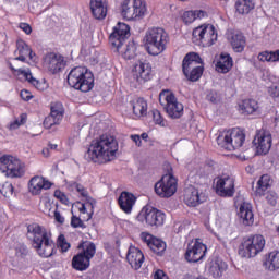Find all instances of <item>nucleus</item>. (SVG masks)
<instances>
[{"instance_id": "obj_1", "label": "nucleus", "mask_w": 279, "mask_h": 279, "mask_svg": "<svg viewBox=\"0 0 279 279\" xmlns=\"http://www.w3.org/2000/svg\"><path fill=\"white\" fill-rule=\"evenodd\" d=\"M117 151H119V142H117V138L110 134H102L92 141L85 153V159L89 162L104 165L106 162H112L117 158Z\"/></svg>"}, {"instance_id": "obj_2", "label": "nucleus", "mask_w": 279, "mask_h": 279, "mask_svg": "<svg viewBox=\"0 0 279 279\" xmlns=\"http://www.w3.org/2000/svg\"><path fill=\"white\" fill-rule=\"evenodd\" d=\"M27 236L33 241V247L37 250L39 256L44 258L53 256L56 243L51 240V234L47 232V229L38 223H32L27 227Z\"/></svg>"}, {"instance_id": "obj_3", "label": "nucleus", "mask_w": 279, "mask_h": 279, "mask_svg": "<svg viewBox=\"0 0 279 279\" xmlns=\"http://www.w3.org/2000/svg\"><path fill=\"white\" fill-rule=\"evenodd\" d=\"M144 40L149 56H160L169 45V34L161 27L148 28Z\"/></svg>"}, {"instance_id": "obj_4", "label": "nucleus", "mask_w": 279, "mask_h": 279, "mask_svg": "<svg viewBox=\"0 0 279 279\" xmlns=\"http://www.w3.org/2000/svg\"><path fill=\"white\" fill-rule=\"evenodd\" d=\"M68 84L71 88H75V90L88 93L95 86V77L93 76V72L86 68L76 66L68 74Z\"/></svg>"}, {"instance_id": "obj_5", "label": "nucleus", "mask_w": 279, "mask_h": 279, "mask_svg": "<svg viewBox=\"0 0 279 279\" xmlns=\"http://www.w3.org/2000/svg\"><path fill=\"white\" fill-rule=\"evenodd\" d=\"M182 71L189 82H198L204 75V63L197 52H189L182 62Z\"/></svg>"}, {"instance_id": "obj_6", "label": "nucleus", "mask_w": 279, "mask_h": 279, "mask_svg": "<svg viewBox=\"0 0 279 279\" xmlns=\"http://www.w3.org/2000/svg\"><path fill=\"white\" fill-rule=\"evenodd\" d=\"M121 16L125 21H143L147 16V2L145 0H123Z\"/></svg>"}, {"instance_id": "obj_7", "label": "nucleus", "mask_w": 279, "mask_h": 279, "mask_svg": "<svg viewBox=\"0 0 279 279\" xmlns=\"http://www.w3.org/2000/svg\"><path fill=\"white\" fill-rule=\"evenodd\" d=\"M217 143L222 149L234 151V149L243 147V143H245V133L241 129L225 131L217 137Z\"/></svg>"}, {"instance_id": "obj_8", "label": "nucleus", "mask_w": 279, "mask_h": 279, "mask_svg": "<svg viewBox=\"0 0 279 279\" xmlns=\"http://www.w3.org/2000/svg\"><path fill=\"white\" fill-rule=\"evenodd\" d=\"M265 236L262 234L244 238L240 245L239 254L242 258H254L265 250Z\"/></svg>"}, {"instance_id": "obj_9", "label": "nucleus", "mask_w": 279, "mask_h": 279, "mask_svg": "<svg viewBox=\"0 0 279 279\" xmlns=\"http://www.w3.org/2000/svg\"><path fill=\"white\" fill-rule=\"evenodd\" d=\"M78 248L83 251L72 258V267L76 271H86L90 267V259L97 254V246L93 242L80 244Z\"/></svg>"}, {"instance_id": "obj_10", "label": "nucleus", "mask_w": 279, "mask_h": 279, "mask_svg": "<svg viewBox=\"0 0 279 279\" xmlns=\"http://www.w3.org/2000/svg\"><path fill=\"white\" fill-rule=\"evenodd\" d=\"M159 104L163 106L170 119H180L184 114V105L178 101V98H175L171 90H162L159 94Z\"/></svg>"}, {"instance_id": "obj_11", "label": "nucleus", "mask_w": 279, "mask_h": 279, "mask_svg": "<svg viewBox=\"0 0 279 279\" xmlns=\"http://www.w3.org/2000/svg\"><path fill=\"white\" fill-rule=\"evenodd\" d=\"M217 40V32L215 26L210 24H204L194 28L192 33V43L198 45V47H213Z\"/></svg>"}, {"instance_id": "obj_12", "label": "nucleus", "mask_w": 279, "mask_h": 279, "mask_svg": "<svg viewBox=\"0 0 279 279\" xmlns=\"http://www.w3.org/2000/svg\"><path fill=\"white\" fill-rule=\"evenodd\" d=\"M137 221L151 228H158L165 223V213L151 206H145L137 215Z\"/></svg>"}, {"instance_id": "obj_13", "label": "nucleus", "mask_w": 279, "mask_h": 279, "mask_svg": "<svg viewBox=\"0 0 279 279\" xmlns=\"http://www.w3.org/2000/svg\"><path fill=\"white\" fill-rule=\"evenodd\" d=\"M178 191V180L172 173L165 174L160 181L155 184V193L159 197H173Z\"/></svg>"}, {"instance_id": "obj_14", "label": "nucleus", "mask_w": 279, "mask_h": 279, "mask_svg": "<svg viewBox=\"0 0 279 279\" xmlns=\"http://www.w3.org/2000/svg\"><path fill=\"white\" fill-rule=\"evenodd\" d=\"M130 36V26L125 23L119 22L112 33L109 35V43L116 51H121V47L125 45V40Z\"/></svg>"}, {"instance_id": "obj_15", "label": "nucleus", "mask_w": 279, "mask_h": 279, "mask_svg": "<svg viewBox=\"0 0 279 279\" xmlns=\"http://www.w3.org/2000/svg\"><path fill=\"white\" fill-rule=\"evenodd\" d=\"M0 165L4 167L8 178H22L25 174L21 160L10 155L0 157Z\"/></svg>"}, {"instance_id": "obj_16", "label": "nucleus", "mask_w": 279, "mask_h": 279, "mask_svg": "<svg viewBox=\"0 0 279 279\" xmlns=\"http://www.w3.org/2000/svg\"><path fill=\"white\" fill-rule=\"evenodd\" d=\"M216 193L219 197H234L236 189L234 179L228 174H222L216 179Z\"/></svg>"}, {"instance_id": "obj_17", "label": "nucleus", "mask_w": 279, "mask_h": 279, "mask_svg": "<svg viewBox=\"0 0 279 279\" xmlns=\"http://www.w3.org/2000/svg\"><path fill=\"white\" fill-rule=\"evenodd\" d=\"M253 145L258 156L269 154V149H271V134L267 131L257 132L253 140Z\"/></svg>"}, {"instance_id": "obj_18", "label": "nucleus", "mask_w": 279, "mask_h": 279, "mask_svg": "<svg viewBox=\"0 0 279 279\" xmlns=\"http://www.w3.org/2000/svg\"><path fill=\"white\" fill-rule=\"evenodd\" d=\"M133 78L140 84H145L151 80V64L147 61L140 60L134 64Z\"/></svg>"}, {"instance_id": "obj_19", "label": "nucleus", "mask_w": 279, "mask_h": 279, "mask_svg": "<svg viewBox=\"0 0 279 279\" xmlns=\"http://www.w3.org/2000/svg\"><path fill=\"white\" fill-rule=\"evenodd\" d=\"M206 252L207 247L205 244L199 242V240H196L194 245L187 246L185 260H187V263H199V260H203L204 256H206Z\"/></svg>"}, {"instance_id": "obj_20", "label": "nucleus", "mask_w": 279, "mask_h": 279, "mask_svg": "<svg viewBox=\"0 0 279 279\" xmlns=\"http://www.w3.org/2000/svg\"><path fill=\"white\" fill-rule=\"evenodd\" d=\"M44 66L53 75L56 73H60L64 66H66V63L64 62V58L61 56H58L53 52H50L44 57Z\"/></svg>"}, {"instance_id": "obj_21", "label": "nucleus", "mask_w": 279, "mask_h": 279, "mask_svg": "<svg viewBox=\"0 0 279 279\" xmlns=\"http://www.w3.org/2000/svg\"><path fill=\"white\" fill-rule=\"evenodd\" d=\"M205 201L206 196L199 193V190H197L195 186L190 185L184 190L183 202L186 204V206H199V204L204 203Z\"/></svg>"}, {"instance_id": "obj_22", "label": "nucleus", "mask_w": 279, "mask_h": 279, "mask_svg": "<svg viewBox=\"0 0 279 279\" xmlns=\"http://www.w3.org/2000/svg\"><path fill=\"white\" fill-rule=\"evenodd\" d=\"M126 260L129 265H131L132 269L138 271V269L143 267V263H145V255L141 248L136 246H130L126 254Z\"/></svg>"}, {"instance_id": "obj_23", "label": "nucleus", "mask_w": 279, "mask_h": 279, "mask_svg": "<svg viewBox=\"0 0 279 279\" xmlns=\"http://www.w3.org/2000/svg\"><path fill=\"white\" fill-rule=\"evenodd\" d=\"M141 236H142V241H144V243H146V245L149 246V248L151 250V252H154V254H157L158 256H160L167 250V243H165V241L158 238H154V235L149 233H142Z\"/></svg>"}, {"instance_id": "obj_24", "label": "nucleus", "mask_w": 279, "mask_h": 279, "mask_svg": "<svg viewBox=\"0 0 279 279\" xmlns=\"http://www.w3.org/2000/svg\"><path fill=\"white\" fill-rule=\"evenodd\" d=\"M53 184L43 177H33L28 183V191L32 195H40L44 191H49Z\"/></svg>"}, {"instance_id": "obj_25", "label": "nucleus", "mask_w": 279, "mask_h": 279, "mask_svg": "<svg viewBox=\"0 0 279 279\" xmlns=\"http://www.w3.org/2000/svg\"><path fill=\"white\" fill-rule=\"evenodd\" d=\"M90 10L94 19L104 21L108 16V0H90Z\"/></svg>"}, {"instance_id": "obj_26", "label": "nucleus", "mask_w": 279, "mask_h": 279, "mask_svg": "<svg viewBox=\"0 0 279 279\" xmlns=\"http://www.w3.org/2000/svg\"><path fill=\"white\" fill-rule=\"evenodd\" d=\"M15 56H17L15 59H13V62H25L26 58L28 57L29 60H34V56H36L32 48L22 39H19L16 41V50Z\"/></svg>"}, {"instance_id": "obj_27", "label": "nucleus", "mask_w": 279, "mask_h": 279, "mask_svg": "<svg viewBox=\"0 0 279 279\" xmlns=\"http://www.w3.org/2000/svg\"><path fill=\"white\" fill-rule=\"evenodd\" d=\"M238 216L240 217L243 226H254V211L252 210V204L243 202L239 207Z\"/></svg>"}, {"instance_id": "obj_28", "label": "nucleus", "mask_w": 279, "mask_h": 279, "mask_svg": "<svg viewBox=\"0 0 279 279\" xmlns=\"http://www.w3.org/2000/svg\"><path fill=\"white\" fill-rule=\"evenodd\" d=\"M118 204L123 213L130 215L136 204V196L130 192H122L119 196Z\"/></svg>"}, {"instance_id": "obj_29", "label": "nucleus", "mask_w": 279, "mask_h": 279, "mask_svg": "<svg viewBox=\"0 0 279 279\" xmlns=\"http://www.w3.org/2000/svg\"><path fill=\"white\" fill-rule=\"evenodd\" d=\"M9 66H10L11 71H15V73L20 80H25L26 82H29V84L35 86V88H37V90H43L44 87H43L40 81L34 78V76L32 75V72L29 70L16 69V68H14V65H12V63H9Z\"/></svg>"}, {"instance_id": "obj_30", "label": "nucleus", "mask_w": 279, "mask_h": 279, "mask_svg": "<svg viewBox=\"0 0 279 279\" xmlns=\"http://www.w3.org/2000/svg\"><path fill=\"white\" fill-rule=\"evenodd\" d=\"M274 184V180L269 174H264L257 182V186L255 190L256 197H263L265 193H267V189H269Z\"/></svg>"}, {"instance_id": "obj_31", "label": "nucleus", "mask_w": 279, "mask_h": 279, "mask_svg": "<svg viewBox=\"0 0 279 279\" xmlns=\"http://www.w3.org/2000/svg\"><path fill=\"white\" fill-rule=\"evenodd\" d=\"M233 62L230 54H221L219 61L216 64L218 73H228L232 69Z\"/></svg>"}, {"instance_id": "obj_32", "label": "nucleus", "mask_w": 279, "mask_h": 279, "mask_svg": "<svg viewBox=\"0 0 279 279\" xmlns=\"http://www.w3.org/2000/svg\"><path fill=\"white\" fill-rule=\"evenodd\" d=\"M231 46L236 53H241L245 49V36H243V33L236 32L232 34Z\"/></svg>"}, {"instance_id": "obj_33", "label": "nucleus", "mask_w": 279, "mask_h": 279, "mask_svg": "<svg viewBox=\"0 0 279 279\" xmlns=\"http://www.w3.org/2000/svg\"><path fill=\"white\" fill-rule=\"evenodd\" d=\"M255 4L252 0H238L235 2V12L238 14H250L252 10H254Z\"/></svg>"}, {"instance_id": "obj_34", "label": "nucleus", "mask_w": 279, "mask_h": 279, "mask_svg": "<svg viewBox=\"0 0 279 279\" xmlns=\"http://www.w3.org/2000/svg\"><path fill=\"white\" fill-rule=\"evenodd\" d=\"M240 110L244 114H254L258 110V102L254 99H245L240 104Z\"/></svg>"}, {"instance_id": "obj_35", "label": "nucleus", "mask_w": 279, "mask_h": 279, "mask_svg": "<svg viewBox=\"0 0 279 279\" xmlns=\"http://www.w3.org/2000/svg\"><path fill=\"white\" fill-rule=\"evenodd\" d=\"M72 189L77 191V193H80L82 197H85V201L87 202L86 205L89 206L92 210L95 208V204H97V202L93 197L88 196V191H86V189H84L82 184L74 182L72 183Z\"/></svg>"}, {"instance_id": "obj_36", "label": "nucleus", "mask_w": 279, "mask_h": 279, "mask_svg": "<svg viewBox=\"0 0 279 279\" xmlns=\"http://www.w3.org/2000/svg\"><path fill=\"white\" fill-rule=\"evenodd\" d=\"M133 113L135 117H145L147 114V100L138 98L133 102Z\"/></svg>"}, {"instance_id": "obj_37", "label": "nucleus", "mask_w": 279, "mask_h": 279, "mask_svg": "<svg viewBox=\"0 0 279 279\" xmlns=\"http://www.w3.org/2000/svg\"><path fill=\"white\" fill-rule=\"evenodd\" d=\"M265 265L270 271H276V269H279V252H270L267 260L265 262Z\"/></svg>"}, {"instance_id": "obj_38", "label": "nucleus", "mask_w": 279, "mask_h": 279, "mask_svg": "<svg viewBox=\"0 0 279 279\" xmlns=\"http://www.w3.org/2000/svg\"><path fill=\"white\" fill-rule=\"evenodd\" d=\"M259 62H278L279 61V50L276 51H263L258 54Z\"/></svg>"}, {"instance_id": "obj_39", "label": "nucleus", "mask_w": 279, "mask_h": 279, "mask_svg": "<svg viewBox=\"0 0 279 279\" xmlns=\"http://www.w3.org/2000/svg\"><path fill=\"white\" fill-rule=\"evenodd\" d=\"M50 117L54 118L56 121H62L64 119V106L62 102H54L51 106Z\"/></svg>"}, {"instance_id": "obj_40", "label": "nucleus", "mask_w": 279, "mask_h": 279, "mask_svg": "<svg viewBox=\"0 0 279 279\" xmlns=\"http://www.w3.org/2000/svg\"><path fill=\"white\" fill-rule=\"evenodd\" d=\"M124 60H134L136 58V44L134 41H129L125 51L122 52Z\"/></svg>"}, {"instance_id": "obj_41", "label": "nucleus", "mask_w": 279, "mask_h": 279, "mask_svg": "<svg viewBox=\"0 0 279 279\" xmlns=\"http://www.w3.org/2000/svg\"><path fill=\"white\" fill-rule=\"evenodd\" d=\"M25 123H27V113H22L20 119H15L10 123L9 130H19V128H21V125H25Z\"/></svg>"}, {"instance_id": "obj_42", "label": "nucleus", "mask_w": 279, "mask_h": 279, "mask_svg": "<svg viewBox=\"0 0 279 279\" xmlns=\"http://www.w3.org/2000/svg\"><path fill=\"white\" fill-rule=\"evenodd\" d=\"M153 120L156 123V125H160L161 128H165V118H162V114L158 109L153 110Z\"/></svg>"}, {"instance_id": "obj_43", "label": "nucleus", "mask_w": 279, "mask_h": 279, "mask_svg": "<svg viewBox=\"0 0 279 279\" xmlns=\"http://www.w3.org/2000/svg\"><path fill=\"white\" fill-rule=\"evenodd\" d=\"M197 20V13H195V11H186L183 14V23H185L186 25L193 23V21Z\"/></svg>"}, {"instance_id": "obj_44", "label": "nucleus", "mask_w": 279, "mask_h": 279, "mask_svg": "<svg viewBox=\"0 0 279 279\" xmlns=\"http://www.w3.org/2000/svg\"><path fill=\"white\" fill-rule=\"evenodd\" d=\"M53 125H60V121L56 120V118H52V116L49 114L44 120V128H46V130H50V128H53Z\"/></svg>"}, {"instance_id": "obj_45", "label": "nucleus", "mask_w": 279, "mask_h": 279, "mask_svg": "<svg viewBox=\"0 0 279 279\" xmlns=\"http://www.w3.org/2000/svg\"><path fill=\"white\" fill-rule=\"evenodd\" d=\"M27 253H28V251H27V246H25V244H17L15 246V256H17V258H25Z\"/></svg>"}, {"instance_id": "obj_46", "label": "nucleus", "mask_w": 279, "mask_h": 279, "mask_svg": "<svg viewBox=\"0 0 279 279\" xmlns=\"http://www.w3.org/2000/svg\"><path fill=\"white\" fill-rule=\"evenodd\" d=\"M0 191L2 195H4V197H10V195L14 193V185H12V183L7 182L2 185V189Z\"/></svg>"}, {"instance_id": "obj_47", "label": "nucleus", "mask_w": 279, "mask_h": 279, "mask_svg": "<svg viewBox=\"0 0 279 279\" xmlns=\"http://www.w3.org/2000/svg\"><path fill=\"white\" fill-rule=\"evenodd\" d=\"M58 243H59V247H61L62 252H69L71 244H69V242H66V238H64V234L59 235Z\"/></svg>"}, {"instance_id": "obj_48", "label": "nucleus", "mask_w": 279, "mask_h": 279, "mask_svg": "<svg viewBox=\"0 0 279 279\" xmlns=\"http://www.w3.org/2000/svg\"><path fill=\"white\" fill-rule=\"evenodd\" d=\"M209 274L214 276V278H219L221 277V267L219 266V263L215 262L210 268H209Z\"/></svg>"}, {"instance_id": "obj_49", "label": "nucleus", "mask_w": 279, "mask_h": 279, "mask_svg": "<svg viewBox=\"0 0 279 279\" xmlns=\"http://www.w3.org/2000/svg\"><path fill=\"white\" fill-rule=\"evenodd\" d=\"M71 226L72 228H86V225H84V221H82V219L77 216H72Z\"/></svg>"}, {"instance_id": "obj_50", "label": "nucleus", "mask_w": 279, "mask_h": 279, "mask_svg": "<svg viewBox=\"0 0 279 279\" xmlns=\"http://www.w3.org/2000/svg\"><path fill=\"white\" fill-rule=\"evenodd\" d=\"M53 208L51 201L49 199H44L41 203V210L45 213V215H49L51 213V209Z\"/></svg>"}, {"instance_id": "obj_51", "label": "nucleus", "mask_w": 279, "mask_h": 279, "mask_svg": "<svg viewBox=\"0 0 279 279\" xmlns=\"http://www.w3.org/2000/svg\"><path fill=\"white\" fill-rule=\"evenodd\" d=\"M266 199L270 206H276V204H278V194L275 192H269L266 196Z\"/></svg>"}, {"instance_id": "obj_52", "label": "nucleus", "mask_w": 279, "mask_h": 279, "mask_svg": "<svg viewBox=\"0 0 279 279\" xmlns=\"http://www.w3.org/2000/svg\"><path fill=\"white\" fill-rule=\"evenodd\" d=\"M268 94L270 95V97H279V87L278 85H271L270 87H268Z\"/></svg>"}, {"instance_id": "obj_53", "label": "nucleus", "mask_w": 279, "mask_h": 279, "mask_svg": "<svg viewBox=\"0 0 279 279\" xmlns=\"http://www.w3.org/2000/svg\"><path fill=\"white\" fill-rule=\"evenodd\" d=\"M20 97L21 99H23V101H29V99H32V92L27 90V89H22L20 93Z\"/></svg>"}, {"instance_id": "obj_54", "label": "nucleus", "mask_w": 279, "mask_h": 279, "mask_svg": "<svg viewBox=\"0 0 279 279\" xmlns=\"http://www.w3.org/2000/svg\"><path fill=\"white\" fill-rule=\"evenodd\" d=\"M155 279H169V277L167 276V274H165L163 270H157L154 275Z\"/></svg>"}, {"instance_id": "obj_55", "label": "nucleus", "mask_w": 279, "mask_h": 279, "mask_svg": "<svg viewBox=\"0 0 279 279\" xmlns=\"http://www.w3.org/2000/svg\"><path fill=\"white\" fill-rule=\"evenodd\" d=\"M20 29H23L26 34H32V26L27 23H21Z\"/></svg>"}, {"instance_id": "obj_56", "label": "nucleus", "mask_w": 279, "mask_h": 279, "mask_svg": "<svg viewBox=\"0 0 279 279\" xmlns=\"http://www.w3.org/2000/svg\"><path fill=\"white\" fill-rule=\"evenodd\" d=\"M54 220L58 223H64V217L58 211V209L54 210Z\"/></svg>"}, {"instance_id": "obj_57", "label": "nucleus", "mask_w": 279, "mask_h": 279, "mask_svg": "<svg viewBox=\"0 0 279 279\" xmlns=\"http://www.w3.org/2000/svg\"><path fill=\"white\" fill-rule=\"evenodd\" d=\"M131 140L134 141L135 145H137V147H141V143H143L141 141V135H131Z\"/></svg>"}, {"instance_id": "obj_58", "label": "nucleus", "mask_w": 279, "mask_h": 279, "mask_svg": "<svg viewBox=\"0 0 279 279\" xmlns=\"http://www.w3.org/2000/svg\"><path fill=\"white\" fill-rule=\"evenodd\" d=\"M194 13L196 14V19H204L206 16V12L204 11H194Z\"/></svg>"}, {"instance_id": "obj_59", "label": "nucleus", "mask_w": 279, "mask_h": 279, "mask_svg": "<svg viewBox=\"0 0 279 279\" xmlns=\"http://www.w3.org/2000/svg\"><path fill=\"white\" fill-rule=\"evenodd\" d=\"M50 149H49V147H46V148H44L43 150H41V154H43V156L45 157V158H49V156H50Z\"/></svg>"}, {"instance_id": "obj_60", "label": "nucleus", "mask_w": 279, "mask_h": 279, "mask_svg": "<svg viewBox=\"0 0 279 279\" xmlns=\"http://www.w3.org/2000/svg\"><path fill=\"white\" fill-rule=\"evenodd\" d=\"M48 148L51 150V149H58V144H51L49 143L48 144Z\"/></svg>"}, {"instance_id": "obj_61", "label": "nucleus", "mask_w": 279, "mask_h": 279, "mask_svg": "<svg viewBox=\"0 0 279 279\" xmlns=\"http://www.w3.org/2000/svg\"><path fill=\"white\" fill-rule=\"evenodd\" d=\"M80 213L86 214V204H82L80 207Z\"/></svg>"}, {"instance_id": "obj_62", "label": "nucleus", "mask_w": 279, "mask_h": 279, "mask_svg": "<svg viewBox=\"0 0 279 279\" xmlns=\"http://www.w3.org/2000/svg\"><path fill=\"white\" fill-rule=\"evenodd\" d=\"M141 138H143V141H147V138H149V135L147 133H142Z\"/></svg>"}, {"instance_id": "obj_63", "label": "nucleus", "mask_w": 279, "mask_h": 279, "mask_svg": "<svg viewBox=\"0 0 279 279\" xmlns=\"http://www.w3.org/2000/svg\"><path fill=\"white\" fill-rule=\"evenodd\" d=\"M60 199H61V202H63V204H66V202H68L66 196L64 194H61Z\"/></svg>"}, {"instance_id": "obj_64", "label": "nucleus", "mask_w": 279, "mask_h": 279, "mask_svg": "<svg viewBox=\"0 0 279 279\" xmlns=\"http://www.w3.org/2000/svg\"><path fill=\"white\" fill-rule=\"evenodd\" d=\"M183 279H195V277H193L191 275H185Z\"/></svg>"}]
</instances>
